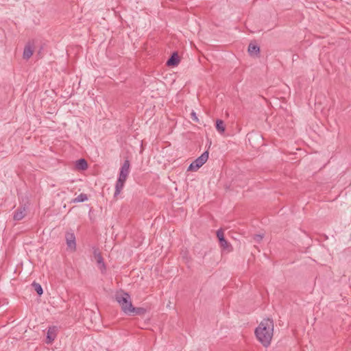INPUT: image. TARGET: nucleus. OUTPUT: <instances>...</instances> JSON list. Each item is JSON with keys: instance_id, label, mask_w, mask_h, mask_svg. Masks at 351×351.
<instances>
[{"instance_id": "nucleus-1", "label": "nucleus", "mask_w": 351, "mask_h": 351, "mask_svg": "<svg viewBox=\"0 0 351 351\" xmlns=\"http://www.w3.org/2000/svg\"><path fill=\"white\" fill-rule=\"evenodd\" d=\"M258 341L265 348L270 344L274 335V321L272 319H263L254 331Z\"/></svg>"}, {"instance_id": "nucleus-2", "label": "nucleus", "mask_w": 351, "mask_h": 351, "mask_svg": "<svg viewBox=\"0 0 351 351\" xmlns=\"http://www.w3.org/2000/svg\"><path fill=\"white\" fill-rule=\"evenodd\" d=\"M116 300L120 304L122 311L125 314H130V311L134 309L130 300V296L128 293L123 292L116 295Z\"/></svg>"}, {"instance_id": "nucleus-3", "label": "nucleus", "mask_w": 351, "mask_h": 351, "mask_svg": "<svg viewBox=\"0 0 351 351\" xmlns=\"http://www.w3.org/2000/svg\"><path fill=\"white\" fill-rule=\"evenodd\" d=\"M208 158V152L205 151L200 156L196 158L188 167V171H197L204 164L206 163Z\"/></svg>"}, {"instance_id": "nucleus-4", "label": "nucleus", "mask_w": 351, "mask_h": 351, "mask_svg": "<svg viewBox=\"0 0 351 351\" xmlns=\"http://www.w3.org/2000/svg\"><path fill=\"white\" fill-rule=\"evenodd\" d=\"M127 178H128V176L119 173V178H118V179L116 182V184H115V191H114V197L117 196L122 191V189L124 186L125 182L127 180Z\"/></svg>"}, {"instance_id": "nucleus-5", "label": "nucleus", "mask_w": 351, "mask_h": 351, "mask_svg": "<svg viewBox=\"0 0 351 351\" xmlns=\"http://www.w3.org/2000/svg\"><path fill=\"white\" fill-rule=\"evenodd\" d=\"M217 237L219 239V244H220V246L223 249V250H227L228 251H230L231 250V245H230V243L226 240L225 237H224V234H223V232L222 231L221 229H219L217 231Z\"/></svg>"}, {"instance_id": "nucleus-6", "label": "nucleus", "mask_w": 351, "mask_h": 351, "mask_svg": "<svg viewBox=\"0 0 351 351\" xmlns=\"http://www.w3.org/2000/svg\"><path fill=\"white\" fill-rule=\"evenodd\" d=\"M65 239L67 247L73 251L76 250L75 236L73 232H66Z\"/></svg>"}, {"instance_id": "nucleus-7", "label": "nucleus", "mask_w": 351, "mask_h": 351, "mask_svg": "<svg viewBox=\"0 0 351 351\" xmlns=\"http://www.w3.org/2000/svg\"><path fill=\"white\" fill-rule=\"evenodd\" d=\"M57 337V327L56 326H50L48 328L47 332L46 337V343L47 344H51L55 340Z\"/></svg>"}, {"instance_id": "nucleus-8", "label": "nucleus", "mask_w": 351, "mask_h": 351, "mask_svg": "<svg viewBox=\"0 0 351 351\" xmlns=\"http://www.w3.org/2000/svg\"><path fill=\"white\" fill-rule=\"evenodd\" d=\"M26 215V208L25 206L19 207L14 213L13 219L15 221L23 219Z\"/></svg>"}, {"instance_id": "nucleus-9", "label": "nucleus", "mask_w": 351, "mask_h": 351, "mask_svg": "<svg viewBox=\"0 0 351 351\" xmlns=\"http://www.w3.org/2000/svg\"><path fill=\"white\" fill-rule=\"evenodd\" d=\"M180 62V58L177 52H173L167 61V65L169 66H176Z\"/></svg>"}, {"instance_id": "nucleus-10", "label": "nucleus", "mask_w": 351, "mask_h": 351, "mask_svg": "<svg viewBox=\"0 0 351 351\" xmlns=\"http://www.w3.org/2000/svg\"><path fill=\"white\" fill-rule=\"evenodd\" d=\"M34 49L32 45L30 43H27L24 48L23 53V58L25 60H29L31 56L33 55Z\"/></svg>"}, {"instance_id": "nucleus-11", "label": "nucleus", "mask_w": 351, "mask_h": 351, "mask_svg": "<svg viewBox=\"0 0 351 351\" xmlns=\"http://www.w3.org/2000/svg\"><path fill=\"white\" fill-rule=\"evenodd\" d=\"M247 51L251 56H257L260 53V47L256 44L251 43L248 46Z\"/></svg>"}, {"instance_id": "nucleus-12", "label": "nucleus", "mask_w": 351, "mask_h": 351, "mask_svg": "<svg viewBox=\"0 0 351 351\" xmlns=\"http://www.w3.org/2000/svg\"><path fill=\"white\" fill-rule=\"evenodd\" d=\"M130 162L129 160L127 159L123 163V165L120 169L119 173L128 176L129 173H130Z\"/></svg>"}, {"instance_id": "nucleus-13", "label": "nucleus", "mask_w": 351, "mask_h": 351, "mask_svg": "<svg viewBox=\"0 0 351 351\" xmlns=\"http://www.w3.org/2000/svg\"><path fill=\"white\" fill-rule=\"evenodd\" d=\"M95 258L97 263L98 267L101 271V272H104V271H106V265L104 263V258H103L101 254L99 256H97Z\"/></svg>"}, {"instance_id": "nucleus-14", "label": "nucleus", "mask_w": 351, "mask_h": 351, "mask_svg": "<svg viewBox=\"0 0 351 351\" xmlns=\"http://www.w3.org/2000/svg\"><path fill=\"white\" fill-rule=\"evenodd\" d=\"M88 200V195L85 193H80L77 197L71 200V202L73 203H80V202H84L85 201Z\"/></svg>"}, {"instance_id": "nucleus-15", "label": "nucleus", "mask_w": 351, "mask_h": 351, "mask_svg": "<svg viewBox=\"0 0 351 351\" xmlns=\"http://www.w3.org/2000/svg\"><path fill=\"white\" fill-rule=\"evenodd\" d=\"M216 129L220 134H223L225 132V124L222 120L217 119L216 121Z\"/></svg>"}, {"instance_id": "nucleus-16", "label": "nucleus", "mask_w": 351, "mask_h": 351, "mask_svg": "<svg viewBox=\"0 0 351 351\" xmlns=\"http://www.w3.org/2000/svg\"><path fill=\"white\" fill-rule=\"evenodd\" d=\"M76 167L77 169L81 170L86 169L88 167L87 162L85 159L81 158L77 160Z\"/></svg>"}, {"instance_id": "nucleus-17", "label": "nucleus", "mask_w": 351, "mask_h": 351, "mask_svg": "<svg viewBox=\"0 0 351 351\" xmlns=\"http://www.w3.org/2000/svg\"><path fill=\"white\" fill-rule=\"evenodd\" d=\"M32 287L34 289L37 294L40 296L43 293V289L41 287V285L39 283H37L36 282H33L32 284Z\"/></svg>"}, {"instance_id": "nucleus-18", "label": "nucleus", "mask_w": 351, "mask_h": 351, "mask_svg": "<svg viewBox=\"0 0 351 351\" xmlns=\"http://www.w3.org/2000/svg\"><path fill=\"white\" fill-rule=\"evenodd\" d=\"M146 312V310L144 308H135L134 307L133 310L130 311V314H134V315H143Z\"/></svg>"}, {"instance_id": "nucleus-19", "label": "nucleus", "mask_w": 351, "mask_h": 351, "mask_svg": "<svg viewBox=\"0 0 351 351\" xmlns=\"http://www.w3.org/2000/svg\"><path fill=\"white\" fill-rule=\"evenodd\" d=\"M263 238V236L262 234H254L253 236L254 240L257 243H260L262 241Z\"/></svg>"}, {"instance_id": "nucleus-20", "label": "nucleus", "mask_w": 351, "mask_h": 351, "mask_svg": "<svg viewBox=\"0 0 351 351\" xmlns=\"http://www.w3.org/2000/svg\"><path fill=\"white\" fill-rule=\"evenodd\" d=\"M191 117L192 119V120L196 123H198L199 122V119L197 118V116L196 114V113L193 111L191 114Z\"/></svg>"}, {"instance_id": "nucleus-21", "label": "nucleus", "mask_w": 351, "mask_h": 351, "mask_svg": "<svg viewBox=\"0 0 351 351\" xmlns=\"http://www.w3.org/2000/svg\"><path fill=\"white\" fill-rule=\"evenodd\" d=\"M101 252L97 247H93V255L94 257L96 258L97 256L101 255Z\"/></svg>"}]
</instances>
